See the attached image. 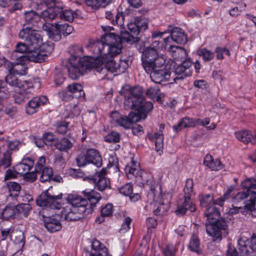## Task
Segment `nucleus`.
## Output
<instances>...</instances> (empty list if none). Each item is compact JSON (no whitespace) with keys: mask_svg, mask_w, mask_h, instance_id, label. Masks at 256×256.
Segmentation results:
<instances>
[{"mask_svg":"<svg viewBox=\"0 0 256 256\" xmlns=\"http://www.w3.org/2000/svg\"><path fill=\"white\" fill-rule=\"evenodd\" d=\"M124 98V105L126 108L136 109V116L139 117V121L144 120L147 114L152 110L153 104L151 102L144 100L142 88L126 86L122 88L120 92Z\"/></svg>","mask_w":256,"mask_h":256,"instance_id":"1","label":"nucleus"},{"mask_svg":"<svg viewBox=\"0 0 256 256\" xmlns=\"http://www.w3.org/2000/svg\"><path fill=\"white\" fill-rule=\"evenodd\" d=\"M102 28L104 32L103 40L105 42L106 47L108 48V52H104L103 56L97 58L100 64H116V62L114 61V57L122 52V42H126L122 38V32L120 36L114 32H108L111 27L102 26Z\"/></svg>","mask_w":256,"mask_h":256,"instance_id":"2","label":"nucleus"},{"mask_svg":"<svg viewBox=\"0 0 256 256\" xmlns=\"http://www.w3.org/2000/svg\"><path fill=\"white\" fill-rule=\"evenodd\" d=\"M142 184L148 186L150 191L148 194V200L150 204L154 203V212L156 216L163 214L167 212L170 207V202L171 200V194L169 193L158 194L155 192L156 182L150 178L146 180H143Z\"/></svg>","mask_w":256,"mask_h":256,"instance_id":"3","label":"nucleus"},{"mask_svg":"<svg viewBox=\"0 0 256 256\" xmlns=\"http://www.w3.org/2000/svg\"><path fill=\"white\" fill-rule=\"evenodd\" d=\"M204 214L209 220H216L213 224L206 226L207 234L212 238L214 242H220L222 239V231H225L228 227L226 221L223 219L219 220L220 212L214 204L207 208Z\"/></svg>","mask_w":256,"mask_h":256,"instance_id":"4","label":"nucleus"},{"mask_svg":"<svg viewBox=\"0 0 256 256\" xmlns=\"http://www.w3.org/2000/svg\"><path fill=\"white\" fill-rule=\"evenodd\" d=\"M54 48L53 42L47 41L42 42L36 49L30 52L28 54L16 56L17 60L16 62H10L8 64H25L30 62L36 63H42L45 62L48 56Z\"/></svg>","mask_w":256,"mask_h":256,"instance_id":"5","label":"nucleus"},{"mask_svg":"<svg viewBox=\"0 0 256 256\" xmlns=\"http://www.w3.org/2000/svg\"><path fill=\"white\" fill-rule=\"evenodd\" d=\"M148 28V20L142 16H136L134 22L128 24V30H122V38L126 42L132 44L138 41V36Z\"/></svg>","mask_w":256,"mask_h":256,"instance_id":"6","label":"nucleus"},{"mask_svg":"<svg viewBox=\"0 0 256 256\" xmlns=\"http://www.w3.org/2000/svg\"><path fill=\"white\" fill-rule=\"evenodd\" d=\"M84 48L78 45L72 46L70 56L63 62L66 64H94L96 59L94 56H83Z\"/></svg>","mask_w":256,"mask_h":256,"instance_id":"7","label":"nucleus"},{"mask_svg":"<svg viewBox=\"0 0 256 256\" xmlns=\"http://www.w3.org/2000/svg\"><path fill=\"white\" fill-rule=\"evenodd\" d=\"M76 162L79 166H84L88 164H92L96 167L102 166V157L99 152L94 148L88 149L85 154H80Z\"/></svg>","mask_w":256,"mask_h":256,"instance_id":"8","label":"nucleus"},{"mask_svg":"<svg viewBox=\"0 0 256 256\" xmlns=\"http://www.w3.org/2000/svg\"><path fill=\"white\" fill-rule=\"evenodd\" d=\"M20 38L24 40L32 50H35L42 42V38L40 34L32 28H24L19 32Z\"/></svg>","mask_w":256,"mask_h":256,"instance_id":"9","label":"nucleus"},{"mask_svg":"<svg viewBox=\"0 0 256 256\" xmlns=\"http://www.w3.org/2000/svg\"><path fill=\"white\" fill-rule=\"evenodd\" d=\"M62 198V194L57 196L52 195L48 191L41 194L36 200V203L40 206L48 207L52 209H60V204L58 202Z\"/></svg>","mask_w":256,"mask_h":256,"instance_id":"10","label":"nucleus"},{"mask_svg":"<svg viewBox=\"0 0 256 256\" xmlns=\"http://www.w3.org/2000/svg\"><path fill=\"white\" fill-rule=\"evenodd\" d=\"M142 64H166L164 56H158V52L154 48H146L142 54Z\"/></svg>","mask_w":256,"mask_h":256,"instance_id":"11","label":"nucleus"},{"mask_svg":"<svg viewBox=\"0 0 256 256\" xmlns=\"http://www.w3.org/2000/svg\"><path fill=\"white\" fill-rule=\"evenodd\" d=\"M87 208L82 207L78 208L76 207H72L70 206H66L63 208L62 212V216L65 220L69 221H76L80 219L83 214L86 212Z\"/></svg>","mask_w":256,"mask_h":256,"instance_id":"12","label":"nucleus"},{"mask_svg":"<svg viewBox=\"0 0 256 256\" xmlns=\"http://www.w3.org/2000/svg\"><path fill=\"white\" fill-rule=\"evenodd\" d=\"M106 170L104 168L96 175L94 178H84V180H88L90 182L94 184L95 186L100 191H103L110 187V180L106 178Z\"/></svg>","mask_w":256,"mask_h":256,"instance_id":"13","label":"nucleus"},{"mask_svg":"<svg viewBox=\"0 0 256 256\" xmlns=\"http://www.w3.org/2000/svg\"><path fill=\"white\" fill-rule=\"evenodd\" d=\"M6 82L10 86L18 88L20 90H29L32 88L33 84L30 80L22 81L19 80L15 74L9 72V74L5 77Z\"/></svg>","mask_w":256,"mask_h":256,"instance_id":"14","label":"nucleus"},{"mask_svg":"<svg viewBox=\"0 0 256 256\" xmlns=\"http://www.w3.org/2000/svg\"><path fill=\"white\" fill-rule=\"evenodd\" d=\"M170 76V72L165 65H158L155 66L154 71L150 73V78L156 83L168 80Z\"/></svg>","mask_w":256,"mask_h":256,"instance_id":"15","label":"nucleus"},{"mask_svg":"<svg viewBox=\"0 0 256 256\" xmlns=\"http://www.w3.org/2000/svg\"><path fill=\"white\" fill-rule=\"evenodd\" d=\"M92 65H66L70 77L72 80H76L81 76L86 74L92 68Z\"/></svg>","mask_w":256,"mask_h":256,"instance_id":"16","label":"nucleus"},{"mask_svg":"<svg viewBox=\"0 0 256 256\" xmlns=\"http://www.w3.org/2000/svg\"><path fill=\"white\" fill-rule=\"evenodd\" d=\"M48 100V98L44 96L33 98L26 106V113L30 115L34 114L40 106L46 104Z\"/></svg>","mask_w":256,"mask_h":256,"instance_id":"17","label":"nucleus"},{"mask_svg":"<svg viewBox=\"0 0 256 256\" xmlns=\"http://www.w3.org/2000/svg\"><path fill=\"white\" fill-rule=\"evenodd\" d=\"M196 210V206L191 201L190 198L182 196L180 198L179 203L177 206V216H184L187 211L194 212Z\"/></svg>","mask_w":256,"mask_h":256,"instance_id":"18","label":"nucleus"},{"mask_svg":"<svg viewBox=\"0 0 256 256\" xmlns=\"http://www.w3.org/2000/svg\"><path fill=\"white\" fill-rule=\"evenodd\" d=\"M88 256H111L108 254L107 248L105 246H102L100 242L94 240L92 242L91 250L87 252Z\"/></svg>","mask_w":256,"mask_h":256,"instance_id":"19","label":"nucleus"},{"mask_svg":"<svg viewBox=\"0 0 256 256\" xmlns=\"http://www.w3.org/2000/svg\"><path fill=\"white\" fill-rule=\"evenodd\" d=\"M60 6V11L58 16L62 20L70 22H72L76 18H78L80 16V10H72L70 9L64 10V6L62 4H59Z\"/></svg>","mask_w":256,"mask_h":256,"instance_id":"20","label":"nucleus"},{"mask_svg":"<svg viewBox=\"0 0 256 256\" xmlns=\"http://www.w3.org/2000/svg\"><path fill=\"white\" fill-rule=\"evenodd\" d=\"M58 216L46 217L44 218V225L47 230L50 232L60 230L62 228V224L60 222Z\"/></svg>","mask_w":256,"mask_h":256,"instance_id":"21","label":"nucleus"},{"mask_svg":"<svg viewBox=\"0 0 256 256\" xmlns=\"http://www.w3.org/2000/svg\"><path fill=\"white\" fill-rule=\"evenodd\" d=\"M164 128V125L162 124L160 126L159 130L154 133V136H149L148 138L155 143V149L157 152L160 154L164 146V136L162 130Z\"/></svg>","mask_w":256,"mask_h":256,"instance_id":"22","label":"nucleus"},{"mask_svg":"<svg viewBox=\"0 0 256 256\" xmlns=\"http://www.w3.org/2000/svg\"><path fill=\"white\" fill-rule=\"evenodd\" d=\"M34 165V161L28 158H24L20 162L14 166L18 174L24 175L28 172Z\"/></svg>","mask_w":256,"mask_h":256,"instance_id":"23","label":"nucleus"},{"mask_svg":"<svg viewBox=\"0 0 256 256\" xmlns=\"http://www.w3.org/2000/svg\"><path fill=\"white\" fill-rule=\"evenodd\" d=\"M68 204L72 207H76L81 208L82 207L86 208L88 204V200L82 196L70 194L66 198Z\"/></svg>","mask_w":256,"mask_h":256,"instance_id":"24","label":"nucleus"},{"mask_svg":"<svg viewBox=\"0 0 256 256\" xmlns=\"http://www.w3.org/2000/svg\"><path fill=\"white\" fill-rule=\"evenodd\" d=\"M104 36V34L102 36L100 40H98L88 46V48L90 49L94 54L98 55L100 54V56L104 55L106 47L105 42L103 40ZM98 57H100V56H98L96 58L94 57L96 60L94 64H100V62L98 60Z\"/></svg>","mask_w":256,"mask_h":256,"instance_id":"25","label":"nucleus"},{"mask_svg":"<svg viewBox=\"0 0 256 256\" xmlns=\"http://www.w3.org/2000/svg\"><path fill=\"white\" fill-rule=\"evenodd\" d=\"M60 6L59 4H56L55 6L48 7L46 10H43L40 15L46 22L51 21L58 16Z\"/></svg>","mask_w":256,"mask_h":256,"instance_id":"26","label":"nucleus"},{"mask_svg":"<svg viewBox=\"0 0 256 256\" xmlns=\"http://www.w3.org/2000/svg\"><path fill=\"white\" fill-rule=\"evenodd\" d=\"M138 122H139L138 116H136V112H131L129 114L128 116L122 115L117 124L126 128H129L132 123Z\"/></svg>","mask_w":256,"mask_h":256,"instance_id":"27","label":"nucleus"},{"mask_svg":"<svg viewBox=\"0 0 256 256\" xmlns=\"http://www.w3.org/2000/svg\"><path fill=\"white\" fill-rule=\"evenodd\" d=\"M114 14L116 15L114 18V14L110 11H108L106 12L105 16L106 18L110 20L113 24H117L120 26H123L126 14L120 12H116Z\"/></svg>","mask_w":256,"mask_h":256,"instance_id":"28","label":"nucleus"},{"mask_svg":"<svg viewBox=\"0 0 256 256\" xmlns=\"http://www.w3.org/2000/svg\"><path fill=\"white\" fill-rule=\"evenodd\" d=\"M24 18L26 23L24 28H26V25L36 26L40 21V16L35 11L30 10L24 13Z\"/></svg>","mask_w":256,"mask_h":256,"instance_id":"29","label":"nucleus"},{"mask_svg":"<svg viewBox=\"0 0 256 256\" xmlns=\"http://www.w3.org/2000/svg\"><path fill=\"white\" fill-rule=\"evenodd\" d=\"M42 30L46 32L48 37L55 42H58L61 40V36L58 32H56V25L46 22L42 25Z\"/></svg>","mask_w":256,"mask_h":256,"instance_id":"30","label":"nucleus"},{"mask_svg":"<svg viewBox=\"0 0 256 256\" xmlns=\"http://www.w3.org/2000/svg\"><path fill=\"white\" fill-rule=\"evenodd\" d=\"M204 164L212 170H218L223 168V164L218 159L214 160L212 156L207 154L204 159Z\"/></svg>","mask_w":256,"mask_h":256,"instance_id":"31","label":"nucleus"},{"mask_svg":"<svg viewBox=\"0 0 256 256\" xmlns=\"http://www.w3.org/2000/svg\"><path fill=\"white\" fill-rule=\"evenodd\" d=\"M16 212V210L14 205H8L2 211V217L5 220H14L17 217Z\"/></svg>","mask_w":256,"mask_h":256,"instance_id":"32","label":"nucleus"},{"mask_svg":"<svg viewBox=\"0 0 256 256\" xmlns=\"http://www.w3.org/2000/svg\"><path fill=\"white\" fill-rule=\"evenodd\" d=\"M67 90L70 94H74V96L78 98L84 96L82 86L78 83L68 84L67 86Z\"/></svg>","mask_w":256,"mask_h":256,"instance_id":"33","label":"nucleus"},{"mask_svg":"<svg viewBox=\"0 0 256 256\" xmlns=\"http://www.w3.org/2000/svg\"><path fill=\"white\" fill-rule=\"evenodd\" d=\"M188 248L191 252L198 254L202 252V250L200 248V240L197 235L194 234L191 236Z\"/></svg>","mask_w":256,"mask_h":256,"instance_id":"34","label":"nucleus"},{"mask_svg":"<svg viewBox=\"0 0 256 256\" xmlns=\"http://www.w3.org/2000/svg\"><path fill=\"white\" fill-rule=\"evenodd\" d=\"M12 154L9 151H6L0 158V172L4 171L10 167L12 162Z\"/></svg>","mask_w":256,"mask_h":256,"instance_id":"35","label":"nucleus"},{"mask_svg":"<svg viewBox=\"0 0 256 256\" xmlns=\"http://www.w3.org/2000/svg\"><path fill=\"white\" fill-rule=\"evenodd\" d=\"M56 148L60 151L66 152L73 146V142L68 138H63L57 141L54 144Z\"/></svg>","mask_w":256,"mask_h":256,"instance_id":"36","label":"nucleus"},{"mask_svg":"<svg viewBox=\"0 0 256 256\" xmlns=\"http://www.w3.org/2000/svg\"><path fill=\"white\" fill-rule=\"evenodd\" d=\"M200 205L206 210L210 206H212L216 204V200H214L213 196L210 194H200L198 196Z\"/></svg>","mask_w":256,"mask_h":256,"instance_id":"37","label":"nucleus"},{"mask_svg":"<svg viewBox=\"0 0 256 256\" xmlns=\"http://www.w3.org/2000/svg\"><path fill=\"white\" fill-rule=\"evenodd\" d=\"M235 136L236 138L244 144H248L252 141V138L251 132L249 130H243L235 132Z\"/></svg>","mask_w":256,"mask_h":256,"instance_id":"38","label":"nucleus"},{"mask_svg":"<svg viewBox=\"0 0 256 256\" xmlns=\"http://www.w3.org/2000/svg\"><path fill=\"white\" fill-rule=\"evenodd\" d=\"M12 240L16 244H20L22 247L24 244V236L23 232L20 230L12 231L10 234Z\"/></svg>","mask_w":256,"mask_h":256,"instance_id":"39","label":"nucleus"},{"mask_svg":"<svg viewBox=\"0 0 256 256\" xmlns=\"http://www.w3.org/2000/svg\"><path fill=\"white\" fill-rule=\"evenodd\" d=\"M32 89L21 90L22 92H16L14 96V102L18 104H22L29 98L28 94L32 92Z\"/></svg>","mask_w":256,"mask_h":256,"instance_id":"40","label":"nucleus"},{"mask_svg":"<svg viewBox=\"0 0 256 256\" xmlns=\"http://www.w3.org/2000/svg\"><path fill=\"white\" fill-rule=\"evenodd\" d=\"M55 24L56 32H58V33L61 36L62 34L64 36H67L72 34L74 30V28L68 24H59L56 22Z\"/></svg>","mask_w":256,"mask_h":256,"instance_id":"41","label":"nucleus"},{"mask_svg":"<svg viewBox=\"0 0 256 256\" xmlns=\"http://www.w3.org/2000/svg\"><path fill=\"white\" fill-rule=\"evenodd\" d=\"M16 210L17 216H24L27 217L30 214L32 208L30 204H21L15 206Z\"/></svg>","mask_w":256,"mask_h":256,"instance_id":"42","label":"nucleus"},{"mask_svg":"<svg viewBox=\"0 0 256 256\" xmlns=\"http://www.w3.org/2000/svg\"><path fill=\"white\" fill-rule=\"evenodd\" d=\"M119 192L120 194L126 196H129L130 199L136 198V200H138L140 196L136 194L134 196H132L131 194H132V186L130 183H127L119 188Z\"/></svg>","mask_w":256,"mask_h":256,"instance_id":"43","label":"nucleus"},{"mask_svg":"<svg viewBox=\"0 0 256 256\" xmlns=\"http://www.w3.org/2000/svg\"><path fill=\"white\" fill-rule=\"evenodd\" d=\"M113 206L112 204H106L104 207L102 208L101 210V215L96 219V222L99 224L102 223L104 221V218L112 214Z\"/></svg>","mask_w":256,"mask_h":256,"instance_id":"44","label":"nucleus"},{"mask_svg":"<svg viewBox=\"0 0 256 256\" xmlns=\"http://www.w3.org/2000/svg\"><path fill=\"white\" fill-rule=\"evenodd\" d=\"M34 50L28 45V44H26V42H18L16 46V48L14 52L12 54V56H14V55L16 54L17 52L20 53H24L26 52V54L25 55L28 54L29 52H33Z\"/></svg>","mask_w":256,"mask_h":256,"instance_id":"45","label":"nucleus"},{"mask_svg":"<svg viewBox=\"0 0 256 256\" xmlns=\"http://www.w3.org/2000/svg\"><path fill=\"white\" fill-rule=\"evenodd\" d=\"M177 54H178L177 61L180 62V64H184L185 62H192L190 58L187 59L188 52L182 47L177 46Z\"/></svg>","mask_w":256,"mask_h":256,"instance_id":"46","label":"nucleus"},{"mask_svg":"<svg viewBox=\"0 0 256 256\" xmlns=\"http://www.w3.org/2000/svg\"><path fill=\"white\" fill-rule=\"evenodd\" d=\"M28 67L26 65H11L9 72L17 75H24L26 74Z\"/></svg>","mask_w":256,"mask_h":256,"instance_id":"47","label":"nucleus"},{"mask_svg":"<svg viewBox=\"0 0 256 256\" xmlns=\"http://www.w3.org/2000/svg\"><path fill=\"white\" fill-rule=\"evenodd\" d=\"M196 126V119L193 120L188 118H185L180 122L177 124V131L182 130V128L193 127Z\"/></svg>","mask_w":256,"mask_h":256,"instance_id":"48","label":"nucleus"},{"mask_svg":"<svg viewBox=\"0 0 256 256\" xmlns=\"http://www.w3.org/2000/svg\"><path fill=\"white\" fill-rule=\"evenodd\" d=\"M196 53L198 56L202 58L204 62L210 61L214 56V53L205 48L198 50Z\"/></svg>","mask_w":256,"mask_h":256,"instance_id":"49","label":"nucleus"},{"mask_svg":"<svg viewBox=\"0 0 256 256\" xmlns=\"http://www.w3.org/2000/svg\"><path fill=\"white\" fill-rule=\"evenodd\" d=\"M40 172L41 175L40 179L43 182L50 180L53 176L52 168L50 167H45Z\"/></svg>","mask_w":256,"mask_h":256,"instance_id":"50","label":"nucleus"},{"mask_svg":"<svg viewBox=\"0 0 256 256\" xmlns=\"http://www.w3.org/2000/svg\"><path fill=\"white\" fill-rule=\"evenodd\" d=\"M88 6L98 8L100 7H105L108 5L111 0H86Z\"/></svg>","mask_w":256,"mask_h":256,"instance_id":"51","label":"nucleus"},{"mask_svg":"<svg viewBox=\"0 0 256 256\" xmlns=\"http://www.w3.org/2000/svg\"><path fill=\"white\" fill-rule=\"evenodd\" d=\"M238 255L240 256H250V252L248 250L247 248L246 242L244 240L240 238L238 240Z\"/></svg>","mask_w":256,"mask_h":256,"instance_id":"52","label":"nucleus"},{"mask_svg":"<svg viewBox=\"0 0 256 256\" xmlns=\"http://www.w3.org/2000/svg\"><path fill=\"white\" fill-rule=\"evenodd\" d=\"M160 90L158 87H151L148 88L146 90V95L148 97L150 98H156L157 100H159L162 96V94H160Z\"/></svg>","mask_w":256,"mask_h":256,"instance_id":"53","label":"nucleus"},{"mask_svg":"<svg viewBox=\"0 0 256 256\" xmlns=\"http://www.w3.org/2000/svg\"><path fill=\"white\" fill-rule=\"evenodd\" d=\"M87 194V198L92 206L95 205L101 198L100 194L94 190L88 192Z\"/></svg>","mask_w":256,"mask_h":256,"instance_id":"54","label":"nucleus"},{"mask_svg":"<svg viewBox=\"0 0 256 256\" xmlns=\"http://www.w3.org/2000/svg\"><path fill=\"white\" fill-rule=\"evenodd\" d=\"M194 186L193 180L192 179L188 178L186 180V184L184 189V195L183 196L190 198L191 193L192 192V188Z\"/></svg>","mask_w":256,"mask_h":256,"instance_id":"55","label":"nucleus"},{"mask_svg":"<svg viewBox=\"0 0 256 256\" xmlns=\"http://www.w3.org/2000/svg\"><path fill=\"white\" fill-rule=\"evenodd\" d=\"M215 52L216 54V58L218 60H222L224 58V54L229 56L230 54V50L226 48L217 46L215 49Z\"/></svg>","mask_w":256,"mask_h":256,"instance_id":"56","label":"nucleus"},{"mask_svg":"<svg viewBox=\"0 0 256 256\" xmlns=\"http://www.w3.org/2000/svg\"><path fill=\"white\" fill-rule=\"evenodd\" d=\"M104 140L109 142H118L120 140V134L118 132L112 131L104 136Z\"/></svg>","mask_w":256,"mask_h":256,"instance_id":"57","label":"nucleus"},{"mask_svg":"<svg viewBox=\"0 0 256 256\" xmlns=\"http://www.w3.org/2000/svg\"><path fill=\"white\" fill-rule=\"evenodd\" d=\"M188 39L184 31L177 27V44H185Z\"/></svg>","mask_w":256,"mask_h":256,"instance_id":"58","label":"nucleus"},{"mask_svg":"<svg viewBox=\"0 0 256 256\" xmlns=\"http://www.w3.org/2000/svg\"><path fill=\"white\" fill-rule=\"evenodd\" d=\"M125 172L127 176L130 178H132L133 177H136L139 179L140 176H138V169L136 168H134L131 166H127L125 168Z\"/></svg>","mask_w":256,"mask_h":256,"instance_id":"59","label":"nucleus"},{"mask_svg":"<svg viewBox=\"0 0 256 256\" xmlns=\"http://www.w3.org/2000/svg\"><path fill=\"white\" fill-rule=\"evenodd\" d=\"M188 66H185L184 65H178L177 66V80L184 79L187 76L185 70Z\"/></svg>","mask_w":256,"mask_h":256,"instance_id":"60","label":"nucleus"},{"mask_svg":"<svg viewBox=\"0 0 256 256\" xmlns=\"http://www.w3.org/2000/svg\"><path fill=\"white\" fill-rule=\"evenodd\" d=\"M164 39L166 42L165 47L168 48V52L172 54L173 60H176V46L168 44V42H170L169 36Z\"/></svg>","mask_w":256,"mask_h":256,"instance_id":"61","label":"nucleus"},{"mask_svg":"<svg viewBox=\"0 0 256 256\" xmlns=\"http://www.w3.org/2000/svg\"><path fill=\"white\" fill-rule=\"evenodd\" d=\"M232 191V189L229 188L222 196L216 200V204L220 206H224V201L230 197V194Z\"/></svg>","mask_w":256,"mask_h":256,"instance_id":"62","label":"nucleus"},{"mask_svg":"<svg viewBox=\"0 0 256 256\" xmlns=\"http://www.w3.org/2000/svg\"><path fill=\"white\" fill-rule=\"evenodd\" d=\"M226 256H238V252L236 247L231 244H228L225 252Z\"/></svg>","mask_w":256,"mask_h":256,"instance_id":"63","label":"nucleus"},{"mask_svg":"<svg viewBox=\"0 0 256 256\" xmlns=\"http://www.w3.org/2000/svg\"><path fill=\"white\" fill-rule=\"evenodd\" d=\"M46 164V158L44 156H40L35 166V170L34 171L36 172H39L42 171V170L44 168Z\"/></svg>","mask_w":256,"mask_h":256,"instance_id":"64","label":"nucleus"}]
</instances>
